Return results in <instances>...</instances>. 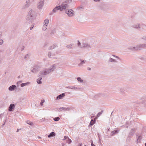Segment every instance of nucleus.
<instances>
[{
  "label": "nucleus",
  "instance_id": "obj_43",
  "mask_svg": "<svg viewBox=\"0 0 146 146\" xmlns=\"http://www.w3.org/2000/svg\"><path fill=\"white\" fill-rule=\"evenodd\" d=\"M25 85H24V83H22L21 84V87H24V86H25Z\"/></svg>",
  "mask_w": 146,
  "mask_h": 146
},
{
  "label": "nucleus",
  "instance_id": "obj_15",
  "mask_svg": "<svg viewBox=\"0 0 146 146\" xmlns=\"http://www.w3.org/2000/svg\"><path fill=\"white\" fill-rule=\"evenodd\" d=\"M108 61L109 62H112L114 63H117V61L116 60L113 59L111 57L110 58Z\"/></svg>",
  "mask_w": 146,
  "mask_h": 146
},
{
  "label": "nucleus",
  "instance_id": "obj_37",
  "mask_svg": "<svg viewBox=\"0 0 146 146\" xmlns=\"http://www.w3.org/2000/svg\"><path fill=\"white\" fill-rule=\"evenodd\" d=\"M141 38L142 39H143L145 40L146 41V35L143 36Z\"/></svg>",
  "mask_w": 146,
  "mask_h": 146
},
{
  "label": "nucleus",
  "instance_id": "obj_40",
  "mask_svg": "<svg viewBox=\"0 0 146 146\" xmlns=\"http://www.w3.org/2000/svg\"><path fill=\"white\" fill-rule=\"evenodd\" d=\"M77 89V88L75 86H71V89L76 90Z\"/></svg>",
  "mask_w": 146,
  "mask_h": 146
},
{
  "label": "nucleus",
  "instance_id": "obj_51",
  "mask_svg": "<svg viewBox=\"0 0 146 146\" xmlns=\"http://www.w3.org/2000/svg\"><path fill=\"white\" fill-rule=\"evenodd\" d=\"M98 117H95V118L94 119V121H96V119H97V118H98Z\"/></svg>",
  "mask_w": 146,
  "mask_h": 146
},
{
  "label": "nucleus",
  "instance_id": "obj_49",
  "mask_svg": "<svg viewBox=\"0 0 146 146\" xmlns=\"http://www.w3.org/2000/svg\"><path fill=\"white\" fill-rule=\"evenodd\" d=\"M67 88L71 89V86H69L66 87Z\"/></svg>",
  "mask_w": 146,
  "mask_h": 146
},
{
  "label": "nucleus",
  "instance_id": "obj_26",
  "mask_svg": "<svg viewBox=\"0 0 146 146\" xmlns=\"http://www.w3.org/2000/svg\"><path fill=\"white\" fill-rule=\"evenodd\" d=\"M72 46H73V44H69L67 45L66 46V47L68 48H72Z\"/></svg>",
  "mask_w": 146,
  "mask_h": 146
},
{
  "label": "nucleus",
  "instance_id": "obj_2",
  "mask_svg": "<svg viewBox=\"0 0 146 146\" xmlns=\"http://www.w3.org/2000/svg\"><path fill=\"white\" fill-rule=\"evenodd\" d=\"M56 67V65L55 64H53L49 68L44 69L43 70L40 71V73L41 76L42 77H45V75H47L51 72L53 71Z\"/></svg>",
  "mask_w": 146,
  "mask_h": 146
},
{
  "label": "nucleus",
  "instance_id": "obj_55",
  "mask_svg": "<svg viewBox=\"0 0 146 146\" xmlns=\"http://www.w3.org/2000/svg\"><path fill=\"white\" fill-rule=\"evenodd\" d=\"M19 83H21L22 82V81H19Z\"/></svg>",
  "mask_w": 146,
  "mask_h": 146
},
{
  "label": "nucleus",
  "instance_id": "obj_35",
  "mask_svg": "<svg viewBox=\"0 0 146 146\" xmlns=\"http://www.w3.org/2000/svg\"><path fill=\"white\" fill-rule=\"evenodd\" d=\"M78 46L80 48H81L82 44H81L79 40L78 41Z\"/></svg>",
  "mask_w": 146,
  "mask_h": 146
},
{
  "label": "nucleus",
  "instance_id": "obj_58",
  "mask_svg": "<svg viewBox=\"0 0 146 146\" xmlns=\"http://www.w3.org/2000/svg\"><path fill=\"white\" fill-rule=\"evenodd\" d=\"M78 146H81V144L79 145Z\"/></svg>",
  "mask_w": 146,
  "mask_h": 146
},
{
  "label": "nucleus",
  "instance_id": "obj_39",
  "mask_svg": "<svg viewBox=\"0 0 146 146\" xmlns=\"http://www.w3.org/2000/svg\"><path fill=\"white\" fill-rule=\"evenodd\" d=\"M112 56H113V57H115L116 58H117V59H120L119 58L118 56H116V55H113V54L112 55Z\"/></svg>",
  "mask_w": 146,
  "mask_h": 146
},
{
  "label": "nucleus",
  "instance_id": "obj_21",
  "mask_svg": "<svg viewBox=\"0 0 146 146\" xmlns=\"http://www.w3.org/2000/svg\"><path fill=\"white\" fill-rule=\"evenodd\" d=\"M42 79V78L41 77H40L39 78H38L37 80V82L38 84H42V82L41 81V80Z\"/></svg>",
  "mask_w": 146,
  "mask_h": 146
},
{
  "label": "nucleus",
  "instance_id": "obj_34",
  "mask_svg": "<svg viewBox=\"0 0 146 146\" xmlns=\"http://www.w3.org/2000/svg\"><path fill=\"white\" fill-rule=\"evenodd\" d=\"M56 29H54L52 30L51 34H54V33H56Z\"/></svg>",
  "mask_w": 146,
  "mask_h": 146
},
{
  "label": "nucleus",
  "instance_id": "obj_6",
  "mask_svg": "<svg viewBox=\"0 0 146 146\" xmlns=\"http://www.w3.org/2000/svg\"><path fill=\"white\" fill-rule=\"evenodd\" d=\"M41 67V66L38 65H36L31 68V70L32 72L36 73L40 70Z\"/></svg>",
  "mask_w": 146,
  "mask_h": 146
},
{
  "label": "nucleus",
  "instance_id": "obj_14",
  "mask_svg": "<svg viewBox=\"0 0 146 146\" xmlns=\"http://www.w3.org/2000/svg\"><path fill=\"white\" fill-rule=\"evenodd\" d=\"M16 88V86L15 85H13L11 86H10L8 88L9 91H13L15 88Z\"/></svg>",
  "mask_w": 146,
  "mask_h": 146
},
{
  "label": "nucleus",
  "instance_id": "obj_7",
  "mask_svg": "<svg viewBox=\"0 0 146 146\" xmlns=\"http://www.w3.org/2000/svg\"><path fill=\"white\" fill-rule=\"evenodd\" d=\"M65 12L69 17H73L75 15V12L71 9H67Z\"/></svg>",
  "mask_w": 146,
  "mask_h": 146
},
{
  "label": "nucleus",
  "instance_id": "obj_9",
  "mask_svg": "<svg viewBox=\"0 0 146 146\" xmlns=\"http://www.w3.org/2000/svg\"><path fill=\"white\" fill-rule=\"evenodd\" d=\"M44 5V2L42 1H40L37 4V8L39 9H42Z\"/></svg>",
  "mask_w": 146,
  "mask_h": 146
},
{
  "label": "nucleus",
  "instance_id": "obj_4",
  "mask_svg": "<svg viewBox=\"0 0 146 146\" xmlns=\"http://www.w3.org/2000/svg\"><path fill=\"white\" fill-rule=\"evenodd\" d=\"M145 48H146V43L140 44L135 46L131 47L128 49L131 50H141Z\"/></svg>",
  "mask_w": 146,
  "mask_h": 146
},
{
  "label": "nucleus",
  "instance_id": "obj_41",
  "mask_svg": "<svg viewBox=\"0 0 146 146\" xmlns=\"http://www.w3.org/2000/svg\"><path fill=\"white\" fill-rule=\"evenodd\" d=\"M34 24H33L31 26V27H30V30H31L34 27Z\"/></svg>",
  "mask_w": 146,
  "mask_h": 146
},
{
  "label": "nucleus",
  "instance_id": "obj_5",
  "mask_svg": "<svg viewBox=\"0 0 146 146\" xmlns=\"http://www.w3.org/2000/svg\"><path fill=\"white\" fill-rule=\"evenodd\" d=\"M91 46L89 43L88 40H84L83 41L82 44L81 48H86L88 49L91 48Z\"/></svg>",
  "mask_w": 146,
  "mask_h": 146
},
{
  "label": "nucleus",
  "instance_id": "obj_13",
  "mask_svg": "<svg viewBox=\"0 0 146 146\" xmlns=\"http://www.w3.org/2000/svg\"><path fill=\"white\" fill-rule=\"evenodd\" d=\"M65 96V94L63 93L61 94H60L58 95L57 97H56V100H58V99H61L63 98V97H64Z\"/></svg>",
  "mask_w": 146,
  "mask_h": 146
},
{
  "label": "nucleus",
  "instance_id": "obj_46",
  "mask_svg": "<svg viewBox=\"0 0 146 146\" xmlns=\"http://www.w3.org/2000/svg\"><path fill=\"white\" fill-rule=\"evenodd\" d=\"M5 120H4V121H3V124L2 125V126L3 127L4 125L5 124Z\"/></svg>",
  "mask_w": 146,
  "mask_h": 146
},
{
  "label": "nucleus",
  "instance_id": "obj_20",
  "mask_svg": "<svg viewBox=\"0 0 146 146\" xmlns=\"http://www.w3.org/2000/svg\"><path fill=\"white\" fill-rule=\"evenodd\" d=\"M56 46V44H53L51 46H50L48 48V49L49 50H52Z\"/></svg>",
  "mask_w": 146,
  "mask_h": 146
},
{
  "label": "nucleus",
  "instance_id": "obj_18",
  "mask_svg": "<svg viewBox=\"0 0 146 146\" xmlns=\"http://www.w3.org/2000/svg\"><path fill=\"white\" fill-rule=\"evenodd\" d=\"M55 133L54 132H52L50 133L48 135V137L50 138L55 135Z\"/></svg>",
  "mask_w": 146,
  "mask_h": 146
},
{
  "label": "nucleus",
  "instance_id": "obj_25",
  "mask_svg": "<svg viewBox=\"0 0 146 146\" xmlns=\"http://www.w3.org/2000/svg\"><path fill=\"white\" fill-rule=\"evenodd\" d=\"M48 56L49 58H52V53L50 52H49L48 53Z\"/></svg>",
  "mask_w": 146,
  "mask_h": 146
},
{
  "label": "nucleus",
  "instance_id": "obj_24",
  "mask_svg": "<svg viewBox=\"0 0 146 146\" xmlns=\"http://www.w3.org/2000/svg\"><path fill=\"white\" fill-rule=\"evenodd\" d=\"M133 27L134 28H136L137 29H138V28H140V25L139 24L134 25H133Z\"/></svg>",
  "mask_w": 146,
  "mask_h": 146
},
{
  "label": "nucleus",
  "instance_id": "obj_16",
  "mask_svg": "<svg viewBox=\"0 0 146 146\" xmlns=\"http://www.w3.org/2000/svg\"><path fill=\"white\" fill-rule=\"evenodd\" d=\"M118 131H119L118 130H114V131H112L111 133V134H110L111 135V136H113L115 134H117L118 133Z\"/></svg>",
  "mask_w": 146,
  "mask_h": 146
},
{
  "label": "nucleus",
  "instance_id": "obj_44",
  "mask_svg": "<svg viewBox=\"0 0 146 146\" xmlns=\"http://www.w3.org/2000/svg\"><path fill=\"white\" fill-rule=\"evenodd\" d=\"M68 137H67V136H65L64 137V139H63V140H65V139H66L67 138H68Z\"/></svg>",
  "mask_w": 146,
  "mask_h": 146
},
{
  "label": "nucleus",
  "instance_id": "obj_32",
  "mask_svg": "<svg viewBox=\"0 0 146 146\" xmlns=\"http://www.w3.org/2000/svg\"><path fill=\"white\" fill-rule=\"evenodd\" d=\"M60 119V118L59 117H57L54 118L53 119L55 121H58Z\"/></svg>",
  "mask_w": 146,
  "mask_h": 146
},
{
  "label": "nucleus",
  "instance_id": "obj_59",
  "mask_svg": "<svg viewBox=\"0 0 146 146\" xmlns=\"http://www.w3.org/2000/svg\"><path fill=\"white\" fill-rule=\"evenodd\" d=\"M38 137L39 139H41V137Z\"/></svg>",
  "mask_w": 146,
  "mask_h": 146
},
{
  "label": "nucleus",
  "instance_id": "obj_17",
  "mask_svg": "<svg viewBox=\"0 0 146 146\" xmlns=\"http://www.w3.org/2000/svg\"><path fill=\"white\" fill-rule=\"evenodd\" d=\"M59 111H66L68 110V109L66 108H64L63 107H61L59 108Z\"/></svg>",
  "mask_w": 146,
  "mask_h": 146
},
{
  "label": "nucleus",
  "instance_id": "obj_57",
  "mask_svg": "<svg viewBox=\"0 0 146 146\" xmlns=\"http://www.w3.org/2000/svg\"><path fill=\"white\" fill-rule=\"evenodd\" d=\"M20 77H21L20 76H19L18 77V78H20Z\"/></svg>",
  "mask_w": 146,
  "mask_h": 146
},
{
  "label": "nucleus",
  "instance_id": "obj_11",
  "mask_svg": "<svg viewBox=\"0 0 146 146\" xmlns=\"http://www.w3.org/2000/svg\"><path fill=\"white\" fill-rule=\"evenodd\" d=\"M58 10L60 11V6H56L54 8L52 11V13L51 14H53L54 13L56 12Z\"/></svg>",
  "mask_w": 146,
  "mask_h": 146
},
{
  "label": "nucleus",
  "instance_id": "obj_45",
  "mask_svg": "<svg viewBox=\"0 0 146 146\" xmlns=\"http://www.w3.org/2000/svg\"><path fill=\"white\" fill-rule=\"evenodd\" d=\"M3 43V40L1 39V45Z\"/></svg>",
  "mask_w": 146,
  "mask_h": 146
},
{
  "label": "nucleus",
  "instance_id": "obj_56",
  "mask_svg": "<svg viewBox=\"0 0 146 146\" xmlns=\"http://www.w3.org/2000/svg\"><path fill=\"white\" fill-rule=\"evenodd\" d=\"M19 131V129H17V132H18V131Z\"/></svg>",
  "mask_w": 146,
  "mask_h": 146
},
{
  "label": "nucleus",
  "instance_id": "obj_23",
  "mask_svg": "<svg viewBox=\"0 0 146 146\" xmlns=\"http://www.w3.org/2000/svg\"><path fill=\"white\" fill-rule=\"evenodd\" d=\"M135 132V129H132L131 130V131L129 133V135H133Z\"/></svg>",
  "mask_w": 146,
  "mask_h": 146
},
{
  "label": "nucleus",
  "instance_id": "obj_52",
  "mask_svg": "<svg viewBox=\"0 0 146 146\" xmlns=\"http://www.w3.org/2000/svg\"><path fill=\"white\" fill-rule=\"evenodd\" d=\"M62 146H64L65 145V144L64 143H62Z\"/></svg>",
  "mask_w": 146,
  "mask_h": 146
},
{
  "label": "nucleus",
  "instance_id": "obj_60",
  "mask_svg": "<svg viewBox=\"0 0 146 146\" xmlns=\"http://www.w3.org/2000/svg\"><path fill=\"white\" fill-rule=\"evenodd\" d=\"M145 146H146V143H145Z\"/></svg>",
  "mask_w": 146,
  "mask_h": 146
},
{
  "label": "nucleus",
  "instance_id": "obj_29",
  "mask_svg": "<svg viewBox=\"0 0 146 146\" xmlns=\"http://www.w3.org/2000/svg\"><path fill=\"white\" fill-rule=\"evenodd\" d=\"M85 62L84 60H81V62L78 64L79 66H81L83 64H84Z\"/></svg>",
  "mask_w": 146,
  "mask_h": 146
},
{
  "label": "nucleus",
  "instance_id": "obj_50",
  "mask_svg": "<svg viewBox=\"0 0 146 146\" xmlns=\"http://www.w3.org/2000/svg\"><path fill=\"white\" fill-rule=\"evenodd\" d=\"M94 1L95 2H99L100 0H94Z\"/></svg>",
  "mask_w": 146,
  "mask_h": 146
},
{
  "label": "nucleus",
  "instance_id": "obj_42",
  "mask_svg": "<svg viewBox=\"0 0 146 146\" xmlns=\"http://www.w3.org/2000/svg\"><path fill=\"white\" fill-rule=\"evenodd\" d=\"M24 83V84L25 86H27V85L29 84H30V82H26L25 83Z\"/></svg>",
  "mask_w": 146,
  "mask_h": 146
},
{
  "label": "nucleus",
  "instance_id": "obj_27",
  "mask_svg": "<svg viewBox=\"0 0 146 146\" xmlns=\"http://www.w3.org/2000/svg\"><path fill=\"white\" fill-rule=\"evenodd\" d=\"M77 80L78 81L80 82V83H82L83 82V80L80 77L77 78Z\"/></svg>",
  "mask_w": 146,
  "mask_h": 146
},
{
  "label": "nucleus",
  "instance_id": "obj_38",
  "mask_svg": "<svg viewBox=\"0 0 146 146\" xmlns=\"http://www.w3.org/2000/svg\"><path fill=\"white\" fill-rule=\"evenodd\" d=\"M29 57V55L28 54L26 55L24 57V58L25 59H27Z\"/></svg>",
  "mask_w": 146,
  "mask_h": 146
},
{
  "label": "nucleus",
  "instance_id": "obj_19",
  "mask_svg": "<svg viewBox=\"0 0 146 146\" xmlns=\"http://www.w3.org/2000/svg\"><path fill=\"white\" fill-rule=\"evenodd\" d=\"M49 22V20L48 19H46L44 21V25H45L46 26H48V25Z\"/></svg>",
  "mask_w": 146,
  "mask_h": 146
},
{
  "label": "nucleus",
  "instance_id": "obj_47",
  "mask_svg": "<svg viewBox=\"0 0 146 146\" xmlns=\"http://www.w3.org/2000/svg\"><path fill=\"white\" fill-rule=\"evenodd\" d=\"M91 144L92 146H96V145L93 143V142L92 141V142H91Z\"/></svg>",
  "mask_w": 146,
  "mask_h": 146
},
{
  "label": "nucleus",
  "instance_id": "obj_3",
  "mask_svg": "<svg viewBox=\"0 0 146 146\" xmlns=\"http://www.w3.org/2000/svg\"><path fill=\"white\" fill-rule=\"evenodd\" d=\"M72 0H68L62 3L59 5L60 11H62L64 10H66L69 7V3L70 2H71Z\"/></svg>",
  "mask_w": 146,
  "mask_h": 146
},
{
  "label": "nucleus",
  "instance_id": "obj_10",
  "mask_svg": "<svg viewBox=\"0 0 146 146\" xmlns=\"http://www.w3.org/2000/svg\"><path fill=\"white\" fill-rule=\"evenodd\" d=\"M15 107V105L14 104H11L10 105L9 108L8 110L9 111H11L14 110Z\"/></svg>",
  "mask_w": 146,
  "mask_h": 146
},
{
  "label": "nucleus",
  "instance_id": "obj_36",
  "mask_svg": "<svg viewBox=\"0 0 146 146\" xmlns=\"http://www.w3.org/2000/svg\"><path fill=\"white\" fill-rule=\"evenodd\" d=\"M102 113V111H101V112L98 113L97 115V117H99L101 115Z\"/></svg>",
  "mask_w": 146,
  "mask_h": 146
},
{
  "label": "nucleus",
  "instance_id": "obj_1",
  "mask_svg": "<svg viewBox=\"0 0 146 146\" xmlns=\"http://www.w3.org/2000/svg\"><path fill=\"white\" fill-rule=\"evenodd\" d=\"M36 17V13L31 8H29V11L26 17L27 20L29 23H32Z\"/></svg>",
  "mask_w": 146,
  "mask_h": 146
},
{
  "label": "nucleus",
  "instance_id": "obj_33",
  "mask_svg": "<svg viewBox=\"0 0 146 146\" xmlns=\"http://www.w3.org/2000/svg\"><path fill=\"white\" fill-rule=\"evenodd\" d=\"M47 27V26H46L45 25H43V27L42 28V30L43 31H45Z\"/></svg>",
  "mask_w": 146,
  "mask_h": 146
},
{
  "label": "nucleus",
  "instance_id": "obj_22",
  "mask_svg": "<svg viewBox=\"0 0 146 146\" xmlns=\"http://www.w3.org/2000/svg\"><path fill=\"white\" fill-rule=\"evenodd\" d=\"M137 143H138V142L140 141H141L142 138L141 136H138L137 135Z\"/></svg>",
  "mask_w": 146,
  "mask_h": 146
},
{
  "label": "nucleus",
  "instance_id": "obj_48",
  "mask_svg": "<svg viewBox=\"0 0 146 146\" xmlns=\"http://www.w3.org/2000/svg\"><path fill=\"white\" fill-rule=\"evenodd\" d=\"M44 103V102H42V101H41L40 102V105L42 106L43 105V104Z\"/></svg>",
  "mask_w": 146,
  "mask_h": 146
},
{
  "label": "nucleus",
  "instance_id": "obj_53",
  "mask_svg": "<svg viewBox=\"0 0 146 146\" xmlns=\"http://www.w3.org/2000/svg\"><path fill=\"white\" fill-rule=\"evenodd\" d=\"M87 69L88 70H91V68H87Z\"/></svg>",
  "mask_w": 146,
  "mask_h": 146
},
{
  "label": "nucleus",
  "instance_id": "obj_12",
  "mask_svg": "<svg viewBox=\"0 0 146 146\" xmlns=\"http://www.w3.org/2000/svg\"><path fill=\"white\" fill-rule=\"evenodd\" d=\"M119 91L122 94L124 93L125 90L124 87H119L118 88Z\"/></svg>",
  "mask_w": 146,
  "mask_h": 146
},
{
  "label": "nucleus",
  "instance_id": "obj_31",
  "mask_svg": "<svg viewBox=\"0 0 146 146\" xmlns=\"http://www.w3.org/2000/svg\"><path fill=\"white\" fill-rule=\"evenodd\" d=\"M95 123V121L93 119H92L91 120L90 125H93Z\"/></svg>",
  "mask_w": 146,
  "mask_h": 146
},
{
  "label": "nucleus",
  "instance_id": "obj_28",
  "mask_svg": "<svg viewBox=\"0 0 146 146\" xmlns=\"http://www.w3.org/2000/svg\"><path fill=\"white\" fill-rule=\"evenodd\" d=\"M27 123L31 125H33V123L28 120L27 121Z\"/></svg>",
  "mask_w": 146,
  "mask_h": 146
},
{
  "label": "nucleus",
  "instance_id": "obj_30",
  "mask_svg": "<svg viewBox=\"0 0 146 146\" xmlns=\"http://www.w3.org/2000/svg\"><path fill=\"white\" fill-rule=\"evenodd\" d=\"M66 142L68 144H70L72 143V141L71 139L68 138V139L66 141Z\"/></svg>",
  "mask_w": 146,
  "mask_h": 146
},
{
  "label": "nucleus",
  "instance_id": "obj_8",
  "mask_svg": "<svg viewBox=\"0 0 146 146\" xmlns=\"http://www.w3.org/2000/svg\"><path fill=\"white\" fill-rule=\"evenodd\" d=\"M31 1L30 0H27L25 4L23 6L22 9H24L28 8L30 6Z\"/></svg>",
  "mask_w": 146,
  "mask_h": 146
},
{
  "label": "nucleus",
  "instance_id": "obj_54",
  "mask_svg": "<svg viewBox=\"0 0 146 146\" xmlns=\"http://www.w3.org/2000/svg\"><path fill=\"white\" fill-rule=\"evenodd\" d=\"M40 1H42V2H44V0H40Z\"/></svg>",
  "mask_w": 146,
  "mask_h": 146
}]
</instances>
